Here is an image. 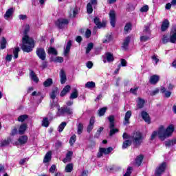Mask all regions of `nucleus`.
<instances>
[{"label":"nucleus","mask_w":176,"mask_h":176,"mask_svg":"<svg viewBox=\"0 0 176 176\" xmlns=\"http://www.w3.org/2000/svg\"><path fill=\"white\" fill-rule=\"evenodd\" d=\"M30 32V25H25L24 28V36L22 38V46L21 49L23 52L26 53H30L32 52L34 47H35V42H34V39L30 38L27 35Z\"/></svg>","instance_id":"obj_1"},{"label":"nucleus","mask_w":176,"mask_h":176,"mask_svg":"<svg viewBox=\"0 0 176 176\" xmlns=\"http://www.w3.org/2000/svg\"><path fill=\"white\" fill-rule=\"evenodd\" d=\"M174 132V125H170L166 129L164 126H161L158 130V137L161 141H164L166 138L171 137V134Z\"/></svg>","instance_id":"obj_2"},{"label":"nucleus","mask_w":176,"mask_h":176,"mask_svg":"<svg viewBox=\"0 0 176 176\" xmlns=\"http://www.w3.org/2000/svg\"><path fill=\"white\" fill-rule=\"evenodd\" d=\"M108 120L109 122V127L110 129L109 136L112 137V135L116 134V133H119V129L115 128V116H110L108 117Z\"/></svg>","instance_id":"obj_3"},{"label":"nucleus","mask_w":176,"mask_h":176,"mask_svg":"<svg viewBox=\"0 0 176 176\" xmlns=\"http://www.w3.org/2000/svg\"><path fill=\"white\" fill-rule=\"evenodd\" d=\"M131 140H132L134 145H141L142 143V133H141L140 131L133 133L131 135Z\"/></svg>","instance_id":"obj_4"},{"label":"nucleus","mask_w":176,"mask_h":176,"mask_svg":"<svg viewBox=\"0 0 176 176\" xmlns=\"http://www.w3.org/2000/svg\"><path fill=\"white\" fill-rule=\"evenodd\" d=\"M69 21L68 19H59L55 22V25L59 28V30H63L68 25Z\"/></svg>","instance_id":"obj_5"},{"label":"nucleus","mask_w":176,"mask_h":176,"mask_svg":"<svg viewBox=\"0 0 176 176\" xmlns=\"http://www.w3.org/2000/svg\"><path fill=\"white\" fill-rule=\"evenodd\" d=\"M65 113H67V115H72V109L67 107L60 108V106H58V116H61V115H64Z\"/></svg>","instance_id":"obj_6"},{"label":"nucleus","mask_w":176,"mask_h":176,"mask_svg":"<svg viewBox=\"0 0 176 176\" xmlns=\"http://www.w3.org/2000/svg\"><path fill=\"white\" fill-rule=\"evenodd\" d=\"M166 167H167V164L166 162H162L156 169L155 170V176H160L164 170H166Z\"/></svg>","instance_id":"obj_7"},{"label":"nucleus","mask_w":176,"mask_h":176,"mask_svg":"<svg viewBox=\"0 0 176 176\" xmlns=\"http://www.w3.org/2000/svg\"><path fill=\"white\" fill-rule=\"evenodd\" d=\"M36 53L38 57L43 61H45V60H46V52H45V49L37 48Z\"/></svg>","instance_id":"obj_8"},{"label":"nucleus","mask_w":176,"mask_h":176,"mask_svg":"<svg viewBox=\"0 0 176 176\" xmlns=\"http://www.w3.org/2000/svg\"><path fill=\"white\" fill-rule=\"evenodd\" d=\"M109 15L110 17L111 25L113 26V28H115L116 24V12L115 10H111Z\"/></svg>","instance_id":"obj_9"},{"label":"nucleus","mask_w":176,"mask_h":176,"mask_svg":"<svg viewBox=\"0 0 176 176\" xmlns=\"http://www.w3.org/2000/svg\"><path fill=\"white\" fill-rule=\"evenodd\" d=\"M115 60L113 58V54L111 52H107L104 56H103V62L105 63H112Z\"/></svg>","instance_id":"obj_10"},{"label":"nucleus","mask_w":176,"mask_h":176,"mask_svg":"<svg viewBox=\"0 0 176 176\" xmlns=\"http://www.w3.org/2000/svg\"><path fill=\"white\" fill-rule=\"evenodd\" d=\"M59 76L60 78L61 85L65 84V82H67V74H65V71H64V69H61Z\"/></svg>","instance_id":"obj_11"},{"label":"nucleus","mask_w":176,"mask_h":176,"mask_svg":"<svg viewBox=\"0 0 176 176\" xmlns=\"http://www.w3.org/2000/svg\"><path fill=\"white\" fill-rule=\"evenodd\" d=\"M94 21L96 25H97L98 28H104L105 25H107V23L105 22H101L100 21V19L97 17L94 19Z\"/></svg>","instance_id":"obj_12"},{"label":"nucleus","mask_w":176,"mask_h":176,"mask_svg":"<svg viewBox=\"0 0 176 176\" xmlns=\"http://www.w3.org/2000/svg\"><path fill=\"white\" fill-rule=\"evenodd\" d=\"M10 142H12V140L10 138H8L4 140H0V146L1 148H5V146H9Z\"/></svg>","instance_id":"obj_13"},{"label":"nucleus","mask_w":176,"mask_h":176,"mask_svg":"<svg viewBox=\"0 0 176 176\" xmlns=\"http://www.w3.org/2000/svg\"><path fill=\"white\" fill-rule=\"evenodd\" d=\"M141 115L143 120H144L146 123H148V124H151V118L147 112L142 111Z\"/></svg>","instance_id":"obj_14"},{"label":"nucleus","mask_w":176,"mask_h":176,"mask_svg":"<svg viewBox=\"0 0 176 176\" xmlns=\"http://www.w3.org/2000/svg\"><path fill=\"white\" fill-rule=\"evenodd\" d=\"M130 118H131V111H128L125 113L124 120L123 122L125 126H126V124H130Z\"/></svg>","instance_id":"obj_15"},{"label":"nucleus","mask_w":176,"mask_h":176,"mask_svg":"<svg viewBox=\"0 0 176 176\" xmlns=\"http://www.w3.org/2000/svg\"><path fill=\"white\" fill-rule=\"evenodd\" d=\"M72 155H74V152L72 151H67L66 154V157L63 160V163H68L72 160Z\"/></svg>","instance_id":"obj_16"},{"label":"nucleus","mask_w":176,"mask_h":176,"mask_svg":"<svg viewBox=\"0 0 176 176\" xmlns=\"http://www.w3.org/2000/svg\"><path fill=\"white\" fill-rule=\"evenodd\" d=\"M160 77L157 75H153L150 77L149 82L151 85H156L159 82Z\"/></svg>","instance_id":"obj_17"},{"label":"nucleus","mask_w":176,"mask_h":176,"mask_svg":"<svg viewBox=\"0 0 176 176\" xmlns=\"http://www.w3.org/2000/svg\"><path fill=\"white\" fill-rule=\"evenodd\" d=\"M130 41H131L130 36H127L125 38V40H124V42L122 46L123 50H127V49H129V44L130 43Z\"/></svg>","instance_id":"obj_18"},{"label":"nucleus","mask_w":176,"mask_h":176,"mask_svg":"<svg viewBox=\"0 0 176 176\" xmlns=\"http://www.w3.org/2000/svg\"><path fill=\"white\" fill-rule=\"evenodd\" d=\"M71 46H72V41H71V40H69L67 42V44L66 45V48L64 50V56L65 57H67L68 56V53H69V52L71 50Z\"/></svg>","instance_id":"obj_19"},{"label":"nucleus","mask_w":176,"mask_h":176,"mask_svg":"<svg viewBox=\"0 0 176 176\" xmlns=\"http://www.w3.org/2000/svg\"><path fill=\"white\" fill-rule=\"evenodd\" d=\"M69 91H71V86L66 85L60 92V97H64Z\"/></svg>","instance_id":"obj_20"},{"label":"nucleus","mask_w":176,"mask_h":176,"mask_svg":"<svg viewBox=\"0 0 176 176\" xmlns=\"http://www.w3.org/2000/svg\"><path fill=\"white\" fill-rule=\"evenodd\" d=\"M94 123H95L94 118L92 117L90 119L89 124L88 125L87 129V133H90L91 130H93V129L94 128Z\"/></svg>","instance_id":"obj_21"},{"label":"nucleus","mask_w":176,"mask_h":176,"mask_svg":"<svg viewBox=\"0 0 176 176\" xmlns=\"http://www.w3.org/2000/svg\"><path fill=\"white\" fill-rule=\"evenodd\" d=\"M30 78L36 83H38V82H39V78H38V76H36V74L32 70H30Z\"/></svg>","instance_id":"obj_22"},{"label":"nucleus","mask_w":176,"mask_h":176,"mask_svg":"<svg viewBox=\"0 0 176 176\" xmlns=\"http://www.w3.org/2000/svg\"><path fill=\"white\" fill-rule=\"evenodd\" d=\"M14 12V10L13 9V8H9L4 14V18L6 19V20H8V19L10 18V16H12V15L13 14Z\"/></svg>","instance_id":"obj_23"},{"label":"nucleus","mask_w":176,"mask_h":176,"mask_svg":"<svg viewBox=\"0 0 176 176\" xmlns=\"http://www.w3.org/2000/svg\"><path fill=\"white\" fill-rule=\"evenodd\" d=\"M52 160V151H48L43 159V163H49Z\"/></svg>","instance_id":"obj_24"},{"label":"nucleus","mask_w":176,"mask_h":176,"mask_svg":"<svg viewBox=\"0 0 176 176\" xmlns=\"http://www.w3.org/2000/svg\"><path fill=\"white\" fill-rule=\"evenodd\" d=\"M169 25H170V22L168 21V20L165 19L163 21L162 27H161L162 31H163V32L166 31V30H167V28H168Z\"/></svg>","instance_id":"obj_25"},{"label":"nucleus","mask_w":176,"mask_h":176,"mask_svg":"<svg viewBox=\"0 0 176 176\" xmlns=\"http://www.w3.org/2000/svg\"><path fill=\"white\" fill-rule=\"evenodd\" d=\"M142 160H144V156H138L135 159V166H137V167H140V166H141V163H142Z\"/></svg>","instance_id":"obj_26"},{"label":"nucleus","mask_w":176,"mask_h":176,"mask_svg":"<svg viewBox=\"0 0 176 176\" xmlns=\"http://www.w3.org/2000/svg\"><path fill=\"white\" fill-rule=\"evenodd\" d=\"M113 151V148L112 147H108V148H100V152H103L104 155H109L111 152Z\"/></svg>","instance_id":"obj_27"},{"label":"nucleus","mask_w":176,"mask_h":176,"mask_svg":"<svg viewBox=\"0 0 176 176\" xmlns=\"http://www.w3.org/2000/svg\"><path fill=\"white\" fill-rule=\"evenodd\" d=\"M19 144H21V145L24 144H27V141H28V137H27V135H23L21 136L19 140H18Z\"/></svg>","instance_id":"obj_28"},{"label":"nucleus","mask_w":176,"mask_h":176,"mask_svg":"<svg viewBox=\"0 0 176 176\" xmlns=\"http://www.w3.org/2000/svg\"><path fill=\"white\" fill-rule=\"evenodd\" d=\"M25 130H27V124H22L19 126V134L23 135L24 133H25Z\"/></svg>","instance_id":"obj_29"},{"label":"nucleus","mask_w":176,"mask_h":176,"mask_svg":"<svg viewBox=\"0 0 176 176\" xmlns=\"http://www.w3.org/2000/svg\"><path fill=\"white\" fill-rule=\"evenodd\" d=\"M79 94L78 93V90L74 89V91L72 92L69 98L70 100H75V98H78Z\"/></svg>","instance_id":"obj_30"},{"label":"nucleus","mask_w":176,"mask_h":176,"mask_svg":"<svg viewBox=\"0 0 176 176\" xmlns=\"http://www.w3.org/2000/svg\"><path fill=\"white\" fill-rule=\"evenodd\" d=\"M85 87L87 89H94V87H96V82L93 81H89L85 84Z\"/></svg>","instance_id":"obj_31"},{"label":"nucleus","mask_w":176,"mask_h":176,"mask_svg":"<svg viewBox=\"0 0 176 176\" xmlns=\"http://www.w3.org/2000/svg\"><path fill=\"white\" fill-rule=\"evenodd\" d=\"M52 85H53V79L52 78H48L43 82V86L45 87H50Z\"/></svg>","instance_id":"obj_32"},{"label":"nucleus","mask_w":176,"mask_h":176,"mask_svg":"<svg viewBox=\"0 0 176 176\" xmlns=\"http://www.w3.org/2000/svg\"><path fill=\"white\" fill-rule=\"evenodd\" d=\"M176 144V139H173L172 140H168L165 142L166 146L170 147L173 146V145H175Z\"/></svg>","instance_id":"obj_33"},{"label":"nucleus","mask_w":176,"mask_h":176,"mask_svg":"<svg viewBox=\"0 0 176 176\" xmlns=\"http://www.w3.org/2000/svg\"><path fill=\"white\" fill-rule=\"evenodd\" d=\"M74 170V164H68L65 167L66 173H71Z\"/></svg>","instance_id":"obj_34"},{"label":"nucleus","mask_w":176,"mask_h":176,"mask_svg":"<svg viewBox=\"0 0 176 176\" xmlns=\"http://www.w3.org/2000/svg\"><path fill=\"white\" fill-rule=\"evenodd\" d=\"M130 145H131V141L129 140H126L123 142L122 148V149H126V148L130 146Z\"/></svg>","instance_id":"obj_35"},{"label":"nucleus","mask_w":176,"mask_h":176,"mask_svg":"<svg viewBox=\"0 0 176 176\" xmlns=\"http://www.w3.org/2000/svg\"><path fill=\"white\" fill-rule=\"evenodd\" d=\"M144 105H145V100H144L141 98H139V100L138 102V108L139 109H141V108L144 107Z\"/></svg>","instance_id":"obj_36"},{"label":"nucleus","mask_w":176,"mask_h":176,"mask_svg":"<svg viewBox=\"0 0 176 176\" xmlns=\"http://www.w3.org/2000/svg\"><path fill=\"white\" fill-rule=\"evenodd\" d=\"M94 46V44L93 43H89L87 44V48H86V54H89L90 53V51L91 49H93Z\"/></svg>","instance_id":"obj_37"},{"label":"nucleus","mask_w":176,"mask_h":176,"mask_svg":"<svg viewBox=\"0 0 176 176\" xmlns=\"http://www.w3.org/2000/svg\"><path fill=\"white\" fill-rule=\"evenodd\" d=\"M65 126H67V122H62L58 127V131L59 133L63 132V130H64V129L65 128Z\"/></svg>","instance_id":"obj_38"},{"label":"nucleus","mask_w":176,"mask_h":176,"mask_svg":"<svg viewBox=\"0 0 176 176\" xmlns=\"http://www.w3.org/2000/svg\"><path fill=\"white\" fill-rule=\"evenodd\" d=\"M49 118H44L42 121V126H43V127H49Z\"/></svg>","instance_id":"obj_39"},{"label":"nucleus","mask_w":176,"mask_h":176,"mask_svg":"<svg viewBox=\"0 0 176 176\" xmlns=\"http://www.w3.org/2000/svg\"><path fill=\"white\" fill-rule=\"evenodd\" d=\"M99 116H104L107 112V107H102L98 111Z\"/></svg>","instance_id":"obj_40"},{"label":"nucleus","mask_w":176,"mask_h":176,"mask_svg":"<svg viewBox=\"0 0 176 176\" xmlns=\"http://www.w3.org/2000/svg\"><path fill=\"white\" fill-rule=\"evenodd\" d=\"M19 52H20V48L19 47L14 48L13 54L14 58H17L19 57Z\"/></svg>","instance_id":"obj_41"},{"label":"nucleus","mask_w":176,"mask_h":176,"mask_svg":"<svg viewBox=\"0 0 176 176\" xmlns=\"http://www.w3.org/2000/svg\"><path fill=\"white\" fill-rule=\"evenodd\" d=\"M49 54H54V56H57V50L54 47H50L48 50Z\"/></svg>","instance_id":"obj_42"},{"label":"nucleus","mask_w":176,"mask_h":176,"mask_svg":"<svg viewBox=\"0 0 176 176\" xmlns=\"http://www.w3.org/2000/svg\"><path fill=\"white\" fill-rule=\"evenodd\" d=\"M148 10H149V6L148 5H144L143 7H142L140 9V11L141 12V13H146Z\"/></svg>","instance_id":"obj_43"},{"label":"nucleus","mask_w":176,"mask_h":176,"mask_svg":"<svg viewBox=\"0 0 176 176\" xmlns=\"http://www.w3.org/2000/svg\"><path fill=\"white\" fill-rule=\"evenodd\" d=\"M78 134L80 135L82 133H83V124L79 123L78 125Z\"/></svg>","instance_id":"obj_44"},{"label":"nucleus","mask_w":176,"mask_h":176,"mask_svg":"<svg viewBox=\"0 0 176 176\" xmlns=\"http://www.w3.org/2000/svg\"><path fill=\"white\" fill-rule=\"evenodd\" d=\"M87 12L89 14H91V13H93V6H91V3H87Z\"/></svg>","instance_id":"obj_45"},{"label":"nucleus","mask_w":176,"mask_h":176,"mask_svg":"<svg viewBox=\"0 0 176 176\" xmlns=\"http://www.w3.org/2000/svg\"><path fill=\"white\" fill-rule=\"evenodd\" d=\"M6 47V38L5 37H2L1 41V49H5Z\"/></svg>","instance_id":"obj_46"},{"label":"nucleus","mask_w":176,"mask_h":176,"mask_svg":"<svg viewBox=\"0 0 176 176\" xmlns=\"http://www.w3.org/2000/svg\"><path fill=\"white\" fill-rule=\"evenodd\" d=\"M26 119H28V115H21L18 118V122H24V120H25Z\"/></svg>","instance_id":"obj_47"},{"label":"nucleus","mask_w":176,"mask_h":176,"mask_svg":"<svg viewBox=\"0 0 176 176\" xmlns=\"http://www.w3.org/2000/svg\"><path fill=\"white\" fill-rule=\"evenodd\" d=\"M76 141V135H73L69 140V144L71 146H72L74 144H75Z\"/></svg>","instance_id":"obj_48"},{"label":"nucleus","mask_w":176,"mask_h":176,"mask_svg":"<svg viewBox=\"0 0 176 176\" xmlns=\"http://www.w3.org/2000/svg\"><path fill=\"white\" fill-rule=\"evenodd\" d=\"M124 32H127L128 31H131V23H128L126 24L124 28Z\"/></svg>","instance_id":"obj_49"},{"label":"nucleus","mask_w":176,"mask_h":176,"mask_svg":"<svg viewBox=\"0 0 176 176\" xmlns=\"http://www.w3.org/2000/svg\"><path fill=\"white\" fill-rule=\"evenodd\" d=\"M138 89H140V87H134L133 88H131L129 91L132 94H134L135 96H137V91H138Z\"/></svg>","instance_id":"obj_50"},{"label":"nucleus","mask_w":176,"mask_h":176,"mask_svg":"<svg viewBox=\"0 0 176 176\" xmlns=\"http://www.w3.org/2000/svg\"><path fill=\"white\" fill-rule=\"evenodd\" d=\"M56 97H57V89L53 90L50 94V98H52V100H54Z\"/></svg>","instance_id":"obj_51"},{"label":"nucleus","mask_w":176,"mask_h":176,"mask_svg":"<svg viewBox=\"0 0 176 176\" xmlns=\"http://www.w3.org/2000/svg\"><path fill=\"white\" fill-rule=\"evenodd\" d=\"M168 42H170V38H168V37L167 36L163 35L162 43L166 44V43H168Z\"/></svg>","instance_id":"obj_52"},{"label":"nucleus","mask_w":176,"mask_h":176,"mask_svg":"<svg viewBox=\"0 0 176 176\" xmlns=\"http://www.w3.org/2000/svg\"><path fill=\"white\" fill-rule=\"evenodd\" d=\"M150 28H151V24L148 23L146 25L144 26V32H147V34H151V30H149Z\"/></svg>","instance_id":"obj_53"},{"label":"nucleus","mask_w":176,"mask_h":176,"mask_svg":"<svg viewBox=\"0 0 176 176\" xmlns=\"http://www.w3.org/2000/svg\"><path fill=\"white\" fill-rule=\"evenodd\" d=\"M131 171H133V168L128 167V168L126 169V172L124 175V176H130V175H131Z\"/></svg>","instance_id":"obj_54"},{"label":"nucleus","mask_w":176,"mask_h":176,"mask_svg":"<svg viewBox=\"0 0 176 176\" xmlns=\"http://www.w3.org/2000/svg\"><path fill=\"white\" fill-rule=\"evenodd\" d=\"M119 65H120V67H126L127 61H126V59H121L120 64Z\"/></svg>","instance_id":"obj_55"},{"label":"nucleus","mask_w":176,"mask_h":176,"mask_svg":"<svg viewBox=\"0 0 176 176\" xmlns=\"http://www.w3.org/2000/svg\"><path fill=\"white\" fill-rule=\"evenodd\" d=\"M157 135H158V132L157 131H153L151 134V140L153 141V140H155L156 137H157Z\"/></svg>","instance_id":"obj_56"},{"label":"nucleus","mask_w":176,"mask_h":176,"mask_svg":"<svg viewBox=\"0 0 176 176\" xmlns=\"http://www.w3.org/2000/svg\"><path fill=\"white\" fill-rule=\"evenodd\" d=\"M159 89L156 88L155 90L152 91L150 92V96H156V94H159Z\"/></svg>","instance_id":"obj_57"},{"label":"nucleus","mask_w":176,"mask_h":176,"mask_svg":"<svg viewBox=\"0 0 176 176\" xmlns=\"http://www.w3.org/2000/svg\"><path fill=\"white\" fill-rule=\"evenodd\" d=\"M141 42H146V41H149V36H142L140 37Z\"/></svg>","instance_id":"obj_58"},{"label":"nucleus","mask_w":176,"mask_h":176,"mask_svg":"<svg viewBox=\"0 0 176 176\" xmlns=\"http://www.w3.org/2000/svg\"><path fill=\"white\" fill-rule=\"evenodd\" d=\"M55 61L56 63H63L64 61V58L61 57V56H58L56 57V58L55 59Z\"/></svg>","instance_id":"obj_59"},{"label":"nucleus","mask_w":176,"mask_h":176,"mask_svg":"<svg viewBox=\"0 0 176 176\" xmlns=\"http://www.w3.org/2000/svg\"><path fill=\"white\" fill-rule=\"evenodd\" d=\"M122 138L124 140H129V139H131V135H129L126 133H124Z\"/></svg>","instance_id":"obj_60"},{"label":"nucleus","mask_w":176,"mask_h":176,"mask_svg":"<svg viewBox=\"0 0 176 176\" xmlns=\"http://www.w3.org/2000/svg\"><path fill=\"white\" fill-rule=\"evenodd\" d=\"M91 35V31H90V30L87 29V31L85 32L86 38H90Z\"/></svg>","instance_id":"obj_61"},{"label":"nucleus","mask_w":176,"mask_h":176,"mask_svg":"<svg viewBox=\"0 0 176 176\" xmlns=\"http://www.w3.org/2000/svg\"><path fill=\"white\" fill-rule=\"evenodd\" d=\"M56 165H52L50 168V173H52V174L54 173V171H56Z\"/></svg>","instance_id":"obj_62"},{"label":"nucleus","mask_w":176,"mask_h":176,"mask_svg":"<svg viewBox=\"0 0 176 176\" xmlns=\"http://www.w3.org/2000/svg\"><path fill=\"white\" fill-rule=\"evenodd\" d=\"M62 145H63V143L60 141L56 142V144H55L56 148H61Z\"/></svg>","instance_id":"obj_63"},{"label":"nucleus","mask_w":176,"mask_h":176,"mask_svg":"<svg viewBox=\"0 0 176 176\" xmlns=\"http://www.w3.org/2000/svg\"><path fill=\"white\" fill-rule=\"evenodd\" d=\"M151 58L153 60V61H155V64H157L160 61L159 58H157L155 55L153 56Z\"/></svg>","instance_id":"obj_64"}]
</instances>
